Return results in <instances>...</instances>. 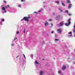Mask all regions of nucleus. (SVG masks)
<instances>
[{"label":"nucleus","instance_id":"1","mask_svg":"<svg viewBox=\"0 0 75 75\" xmlns=\"http://www.w3.org/2000/svg\"><path fill=\"white\" fill-rule=\"evenodd\" d=\"M31 18V16H28V17H24L23 19L21 20V21L22 20H25L27 22H28L29 18Z\"/></svg>","mask_w":75,"mask_h":75},{"label":"nucleus","instance_id":"2","mask_svg":"<svg viewBox=\"0 0 75 75\" xmlns=\"http://www.w3.org/2000/svg\"><path fill=\"white\" fill-rule=\"evenodd\" d=\"M57 31H58V33L59 34H61L62 33V29L61 28H59L57 30Z\"/></svg>","mask_w":75,"mask_h":75},{"label":"nucleus","instance_id":"3","mask_svg":"<svg viewBox=\"0 0 75 75\" xmlns=\"http://www.w3.org/2000/svg\"><path fill=\"white\" fill-rule=\"evenodd\" d=\"M59 18H60V15H58L56 18V19L57 20H59Z\"/></svg>","mask_w":75,"mask_h":75},{"label":"nucleus","instance_id":"4","mask_svg":"<svg viewBox=\"0 0 75 75\" xmlns=\"http://www.w3.org/2000/svg\"><path fill=\"white\" fill-rule=\"evenodd\" d=\"M44 71H40V75H43V74H44Z\"/></svg>","mask_w":75,"mask_h":75},{"label":"nucleus","instance_id":"5","mask_svg":"<svg viewBox=\"0 0 75 75\" xmlns=\"http://www.w3.org/2000/svg\"><path fill=\"white\" fill-rule=\"evenodd\" d=\"M71 7H72V4H69L68 6V8L69 9H70V8H71Z\"/></svg>","mask_w":75,"mask_h":75},{"label":"nucleus","instance_id":"6","mask_svg":"<svg viewBox=\"0 0 75 75\" xmlns=\"http://www.w3.org/2000/svg\"><path fill=\"white\" fill-rule=\"evenodd\" d=\"M69 34H71L70 35H68V36H70V37H71L72 36V32H70L68 33Z\"/></svg>","mask_w":75,"mask_h":75},{"label":"nucleus","instance_id":"7","mask_svg":"<svg viewBox=\"0 0 75 75\" xmlns=\"http://www.w3.org/2000/svg\"><path fill=\"white\" fill-rule=\"evenodd\" d=\"M68 23L69 24H71V19L69 18L68 19Z\"/></svg>","mask_w":75,"mask_h":75},{"label":"nucleus","instance_id":"8","mask_svg":"<svg viewBox=\"0 0 75 75\" xmlns=\"http://www.w3.org/2000/svg\"><path fill=\"white\" fill-rule=\"evenodd\" d=\"M60 25L59 26H62V25H64V22H62L61 23H59Z\"/></svg>","mask_w":75,"mask_h":75},{"label":"nucleus","instance_id":"9","mask_svg":"<svg viewBox=\"0 0 75 75\" xmlns=\"http://www.w3.org/2000/svg\"><path fill=\"white\" fill-rule=\"evenodd\" d=\"M2 9L3 10H4L5 13H6V9H5V8L4 7H3L2 8Z\"/></svg>","mask_w":75,"mask_h":75},{"label":"nucleus","instance_id":"10","mask_svg":"<svg viewBox=\"0 0 75 75\" xmlns=\"http://www.w3.org/2000/svg\"><path fill=\"white\" fill-rule=\"evenodd\" d=\"M66 69V66H64L62 68V70L63 71Z\"/></svg>","mask_w":75,"mask_h":75},{"label":"nucleus","instance_id":"11","mask_svg":"<svg viewBox=\"0 0 75 75\" xmlns=\"http://www.w3.org/2000/svg\"><path fill=\"white\" fill-rule=\"evenodd\" d=\"M61 4L64 7H65V4H64V3L62 2H61Z\"/></svg>","mask_w":75,"mask_h":75},{"label":"nucleus","instance_id":"12","mask_svg":"<svg viewBox=\"0 0 75 75\" xmlns=\"http://www.w3.org/2000/svg\"><path fill=\"white\" fill-rule=\"evenodd\" d=\"M67 3H71V1L70 0H67Z\"/></svg>","mask_w":75,"mask_h":75},{"label":"nucleus","instance_id":"13","mask_svg":"<svg viewBox=\"0 0 75 75\" xmlns=\"http://www.w3.org/2000/svg\"><path fill=\"white\" fill-rule=\"evenodd\" d=\"M35 64H39V63L38 62H37V60H35Z\"/></svg>","mask_w":75,"mask_h":75},{"label":"nucleus","instance_id":"14","mask_svg":"<svg viewBox=\"0 0 75 75\" xmlns=\"http://www.w3.org/2000/svg\"><path fill=\"white\" fill-rule=\"evenodd\" d=\"M69 23H66L65 24V25H66L67 26H68V25H69Z\"/></svg>","mask_w":75,"mask_h":75},{"label":"nucleus","instance_id":"15","mask_svg":"<svg viewBox=\"0 0 75 75\" xmlns=\"http://www.w3.org/2000/svg\"><path fill=\"white\" fill-rule=\"evenodd\" d=\"M8 6H5V7H6V8H9V5H7Z\"/></svg>","mask_w":75,"mask_h":75},{"label":"nucleus","instance_id":"16","mask_svg":"<svg viewBox=\"0 0 75 75\" xmlns=\"http://www.w3.org/2000/svg\"><path fill=\"white\" fill-rule=\"evenodd\" d=\"M55 40L56 41H59V39H55Z\"/></svg>","mask_w":75,"mask_h":75},{"label":"nucleus","instance_id":"17","mask_svg":"<svg viewBox=\"0 0 75 75\" xmlns=\"http://www.w3.org/2000/svg\"><path fill=\"white\" fill-rule=\"evenodd\" d=\"M34 13L35 14H38V13H37V12H36V11H35L34 13H33V14H34Z\"/></svg>","mask_w":75,"mask_h":75},{"label":"nucleus","instance_id":"18","mask_svg":"<svg viewBox=\"0 0 75 75\" xmlns=\"http://www.w3.org/2000/svg\"><path fill=\"white\" fill-rule=\"evenodd\" d=\"M65 12L66 13H68V11L67 10H66L65 11Z\"/></svg>","mask_w":75,"mask_h":75},{"label":"nucleus","instance_id":"19","mask_svg":"<svg viewBox=\"0 0 75 75\" xmlns=\"http://www.w3.org/2000/svg\"><path fill=\"white\" fill-rule=\"evenodd\" d=\"M55 3H56L57 4H59V1H56L55 2Z\"/></svg>","mask_w":75,"mask_h":75},{"label":"nucleus","instance_id":"20","mask_svg":"<svg viewBox=\"0 0 75 75\" xmlns=\"http://www.w3.org/2000/svg\"><path fill=\"white\" fill-rule=\"evenodd\" d=\"M47 24H48V23L47 22H46L45 23V25L46 26Z\"/></svg>","mask_w":75,"mask_h":75},{"label":"nucleus","instance_id":"21","mask_svg":"<svg viewBox=\"0 0 75 75\" xmlns=\"http://www.w3.org/2000/svg\"><path fill=\"white\" fill-rule=\"evenodd\" d=\"M57 37H58V35H55V37H56V38H57Z\"/></svg>","mask_w":75,"mask_h":75},{"label":"nucleus","instance_id":"22","mask_svg":"<svg viewBox=\"0 0 75 75\" xmlns=\"http://www.w3.org/2000/svg\"><path fill=\"white\" fill-rule=\"evenodd\" d=\"M21 2H23V1H25V0H21Z\"/></svg>","mask_w":75,"mask_h":75},{"label":"nucleus","instance_id":"23","mask_svg":"<svg viewBox=\"0 0 75 75\" xmlns=\"http://www.w3.org/2000/svg\"><path fill=\"white\" fill-rule=\"evenodd\" d=\"M51 34H53V33H54V31H51Z\"/></svg>","mask_w":75,"mask_h":75},{"label":"nucleus","instance_id":"24","mask_svg":"<svg viewBox=\"0 0 75 75\" xmlns=\"http://www.w3.org/2000/svg\"><path fill=\"white\" fill-rule=\"evenodd\" d=\"M61 71L60 70H59V74H60L61 73Z\"/></svg>","mask_w":75,"mask_h":75},{"label":"nucleus","instance_id":"25","mask_svg":"<svg viewBox=\"0 0 75 75\" xmlns=\"http://www.w3.org/2000/svg\"><path fill=\"white\" fill-rule=\"evenodd\" d=\"M16 33L17 34H19V32L18 31H17Z\"/></svg>","mask_w":75,"mask_h":75},{"label":"nucleus","instance_id":"26","mask_svg":"<svg viewBox=\"0 0 75 75\" xmlns=\"http://www.w3.org/2000/svg\"><path fill=\"white\" fill-rule=\"evenodd\" d=\"M24 57V58H25V55H24V54H23Z\"/></svg>","mask_w":75,"mask_h":75},{"label":"nucleus","instance_id":"27","mask_svg":"<svg viewBox=\"0 0 75 75\" xmlns=\"http://www.w3.org/2000/svg\"><path fill=\"white\" fill-rule=\"evenodd\" d=\"M1 21H4V19H2Z\"/></svg>","mask_w":75,"mask_h":75},{"label":"nucleus","instance_id":"28","mask_svg":"<svg viewBox=\"0 0 75 75\" xmlns=\"http://www.w3.org/2000/svg\"><path fill=\"white\" fill-rule=\"evenodd\" d=\"M17 38H16L14 39V41H15V40H17Z\"/></svg>","mask_w":75,"mask_h":75},{"label":"nucleus","instance_id":"29","mask_svg":"<svg viewBox=\"0 0 75 75\" xmlns=\"http://www.w3.org/2000/svg\"><path fill=\"white\" fill-rule=\"evenodd\" d=\"M18 7H21V5H18Z\"/></svg>","mask_w":75,"mask_h":75},{"label":"nucleus","instance_id":"30","mask_svg":"<svg viewBox=\"0 0 75 75\" xmlns=\"http://www.w3.org/2000/svg\"><path fill=\"white\" fill-rule=\"evenodd\" d=\"M51 26H52L53 25V24H52V23H51Z\"/></svg>","mask_w":75,"mask_h":75},{"label":"nucleus","instance_id":"31","mask_svg":"<svg viewBox=\"0 0 75 75\" xmlns=\"http://www.w3.org/2000/svg\"><path fill=\"white\" fill-rule=\"evenodd\" d=\"M14 44H11V46H14Z\"/></svg>","mask_w":75,"mask_h":75},{"label":"nucleus","instance_id":"32","mask_svg":"<svg viewBox=\"0 0 75 75\" xmlns=\"http://www.w3.org/2000/svg\"><path fill=\"white\" fill-rule=\"evenodd\" d=\"M73 33H75V30H73Z\"/></svg>","mask_w":75,"mask_h":75},{"label":"nucleus","instance_id":"33","mask_svg":"<svg viewBox=\"0 0 75 75\" xmlns=\"http://www.w3.org/2000/svg\"><path fill=\"white\" fill-rule=\"evenodd\" d=\"M4 3H6V1H4Z\"/></svg>","mask_w":75,"mask_h":75},{"label":"nucleus","instance_id":"34","mask_svg":"<svg viewBox=\"0 0 75 75\" xmlns=\"http://www.w3.org/2000/svg\"><path fill=\"white\" fill-rule=\"evenodd\" d=\"M31 56L32 57H33V54H31Z\"/></svg>","mask_w":75,"mask_h":75},{"label":"nucleus","instance_id":"35","mask_svg":"<svg viewBox=\"0 0 75 75\" xmlns=\"http://www.w3.org/2000/svg\"><path fill=\"white\" fill-rule=\"evenodd\" d=\"M20 57V56H18L16 57V58H18V57Z\"/></svg>","mask_w":75,"mask_h":75},{"label":"nucleus","instance_id":"36","mask_svg":"<svg viewBox=\"0 0 75 75\" xmlns=\"http://www.w3.org/2000/svg\"><path fill=\"white\" fill-rule=\"evenodd\" d=\"M68 16H71V14H69Z\"/></svg>","mask_w":75,"mask_h":75},{"label":"nucleus","instance_id":"37","mask_svg":"<svg viewBox=\"0 0 75 75\" xmlns=\"http://www.w3.org/2000/svg\"><path fill=\"white\" fill-rule=\"evenodd\" d=\"M60 12H62V10L61 9V10H60Z\"/></svg>","mask_w":75,"mask_h":75},{"label":"nucleus","instance_id":"38","mask_svg":"<svg viewBox=\"0 0 75 75\" xmlns=\"http://www.w3.org/2000/svg\"><path fill=\"white\" fill-rule=\"evenodd\" d=\"M58 9H59V10H61V8H58Z\"/></svg>","mask_w":75,"mask_h":75},{"label":"nucleus","instance_id":"39","mask_svg":"<svg viewBox=\"0 0 75 75\" xmlns=\"http://www.w3.org/2000/svg\"><path fill=\"white\" fill-rule=\"evenodd\" d=\"M49 21H52L51 20V19H50L49 20Z\"/></svg>","mask_w":75,"mask_h":75},{"label":"nucleus","instance_id":"40","mask_svg":"<svg viewBox=\"0 0 75 75\" xmlns=\"http://www.w3.org/2000/svg\"><path fill=\"white\" fill-rule=\"evenodd\" d=\"M25 29H24V33H25Z\"/></svg>","mask_w":75,"mask_h":75},{"label":"nucleus","instance_id":"41","mask_svg":"<svg viewBox=\"0 0 75 75\" xmlns=\"http://www.w3.org/2000/svg\"><path fill=\"white\" fill-rule=\"evenodd\" d=\"M40 12H41V10H40L39 11H38L39 13H40Z\"/></svg>","mask_w":75,"mask_h":75},{"label":"nucleus","instance_id":"42","mask_svg":"<svg viewBox=\"0 0 75 75\" xmlns=\"http://www.w3.org/2000/svg\"><path fill=\"white\" fill-rule=\"evenodd\" d=\"M74 29L75 30V26H74Z\"/></svg>","mask_w":75,"mask_h":75},{"label":"nucleus","instance_id":"43","mask_svg":"<svg viewBox=\"0 0 75 75\" xmlns=\"http://www.w3.org/2000/svg\"><path fill=\"white\" fill-rule=\"evenodd\" d=\"M54 15H55V13H54V14H53V16H54Z\"/></svg>","mask_w":75,"mask_h":75},{"label":"nucleus","instance_id":"44","mask_svg":"<svg viewBox=\"0 0 75 75\" xmlns=\"http://www.w3.org/2000/svg\"><path fill=\"white\" fill-rule=\"evenodd\" d=\"M0 24H1V25H2V24H1V22L0 23Z\"/></svg>","mask_w":75,"mask_h":75},{"label":"nucleus","instance_id":"45","mask_svg":"<svg viewBox=\"0 0 75 75\" xmlns=\"http://www.w3.org/2000/svg\"><path fill=\"white\" fill-rule=\"evenodd\" d=\"M43 3H45V2H43Z\"/></svg>","mask_w":75,"mask_h":75},{"label":"nucleus","instance_id":"46","mask_svg":"<svg viewBox=\"0 0 75 75\" xmlns=\"http://www.w3.org/2000/svg\"><path fill=\"white\" fill-rule=\"evenodd\" d=\"M44 8H45V6H44Z\"/></svg>","mask_w":75,"mask_h":75},{"label":"nucleus","instance_id":"47","mask_svg":"<svg viewBox=\"0 0 75 75\" xmlns=\"http://www.w3.org/2000/svg\"><path fill=\"white\" fill-rule=\"evenodd\" d=\"M3 6L2 5V6Z\"/></svg>","mask_w":75,"mask_h":75},{"label":"nucleus","instance_id":"48","mask_svg":"<svg viewBox=\"0 0 75 75\" xmlns=\"http://www.w3.org/2000/svg\"><path fill=\"white\" fill-rule=\"evenodd\" d=\"M75 51V50H74Z\"/></svg>","mask_w":75,"mask_h":75},{"label":"nucleus","instance_id":"49","mask_svg":"<svg viewBox=\"0 0 75 75\" xmlns=\"http://www.w3.org/2000/svg\"><path fill=\"white\" fill-rule=\"evenodd\" d=\"M75 64V63H74Z\"/></svg>","mask_w":75,"mask_h":75}]
</instances>
